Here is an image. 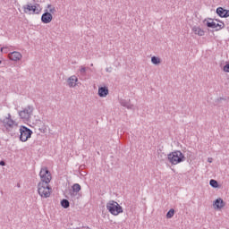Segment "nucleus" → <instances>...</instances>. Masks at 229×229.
Listing matches in <instances>:
<instances>
[{"label": "nucleus", "mask_w": 229, "mask_h": 229, "mask_svg": "<svg viewBox=\"0 0 229 229\" xmlns=\"http://www.w3.org/2000/svg\"><path fill=\"white\" fill-rule=\"evenodd\" d=\"M167 158L172 165H177V164H182V162H185L186 160L185 155L180 150L171 152L168 154Z\"/></svg>", "instance_id": "obj_1"}, {"label": "nucleus", "mask_w": 229, "mask_h": 229, "mask_svg": "<svg viewBox=\"0 0 229 229\" xmlns=\"http://www.w3.org/2000/svg\"><path fill=\"white\" fill-rule=\"evenodd\" d=\"M3 125L4 126L6 131L11 133V135H15V131L18 128L17 123L12 119V114H8V117H5L3 120Z\"/></svg>", "instance_id": "obj_2"}, {"label": "nucleus", "mask_w": 229, "mask_h": 229, "mask_svg": "<svg viewBox=\"0 0 229 229\" xmlns=\"http://www.w3.org/2000/svg\"><path fill=\"white\" fill-rule=\"evenodd\" d=\"M106 208L112 216H119V214H123V207H121L115 200H109L106 203Z\"/></svg>", "instance_id": "obj_3"}, {"label": "nucleus", "mask_w": 229, "mask_h": 229, "mask_svg": "<svg viewBox=\"0 0 229 229\" xmlns=\"http://www.w3.org/2000/svg\"><path fill=\"white\" fill-rule=\"evenodd\" d=\"M38 192L41 198H49L51 196V186H49V183L38 182Z\"/></svg>", "instance_id": "obj_4"}, {"label": "nucleus", "mask_w": 229, "mask_h": 229, "mask_svg": "<svg viewBox=\"0 0 229 229\" xmlns=\"http://www.w3.org/2000/svg\"><path fill=\"white\" fill-rule=\"evenodd\" d=\"M31 135H33V131H31V129L24 125L20 127V140L21 142H26L28 139H31Z\"/></svg>", "instance_id": "obj_5"}, {"label": "nucleus", "mask_w": 229, "mask_h": 229, "mask_svg": "<svg viewBox=\"0 0 229 229\" xmlns=\"http://www.w3.org/2000/svg\"><path fill=\"white\" fill-rule=\"evenodd\" d=\"M41 182L39 183H49L52 180L51 172L48 171L47 167L41 168L39 172Z\"/></svg>", "instance_id": "obj_6"}, {"label": "nucleus", "mask_w": 229, "mask_h": 229, "mask_svg": "<svg viewBox=\"0 0 229 229\" xmlns=\"http://www.w3.org/2000/svg\"><path fill=\"white\" fill-rule=\"evenodd\" d=\"M21 119L28 120L33 115V106H28L25 109L19 112Z\"/></svg>", "instance_id": "obj_7"}, {"label": "nucleus", "mask_w": 229, "mask_h": 229, "mask_svg": "<svg viewBox=\"0 0 229 229\" xmlns=\"http://www.w3.org/2000/svg\"><path fill=\"white\" fill-rule=\"evenodd\" d=\"M80 191H81V185H80V183H74L72 186V191H70V198H72V199H74L75 198H77V199H80Z\"/></svg>", "instance_id": "obj_8"}, {"label": "nucleus", "mask_w": 229, "mask_h": 229, "mask_svg": "<svg viewBox=\"0 0 229 229\" xmlns=\"http://www.w3.org/2000/svg\"><path fill=\"white\" fill-rule=\"evenodd\" d=\"M23 10L25 13H29V12H32V13L36 14L40 13V9H38L37 5H31V4L23 5Z\"/></svg>", "instance_id": "obj_9"}, {"label": "nucleus", "mask_w": 229, "mask_h": 229, "mask_svg": "<svg viewBox=\"0 0 229 229\" xmlns=\"http://www.w3.org/2000/svg\"><path fill=\"white\" fill-rule=\"evenodd\" d=\"M206 26H208V28H213V30H216V31H219L220 30H223V28H225V22L220 21L219 24L214 21H207Z\"/></svg>", "instance_id": "obj_10"}, {"label": "nucleus", "mask_w": 229, "mask_h": 229, "mask_svg": "<svg viewBox=\"0 0 229 229\" xmlns=\"http://www.w3.org/2000/svg\"><path fill=\"white\" fill-rule=\"evenodd\" d=\"M51 21H53V14L46 10V12L41 15V22H43V24H49Z\"/></svg>", "instance_id": "obj_11"}, {"label": "nucleus", "mask_w": 229, "mask_h": 229, "mask_svg": "<svg viewBox=\"0 0 229 229\" xmlns=\"http://www.w3.org/2000/svg\"><path fill=\"white\" fill-rule=\"evenodd\" d=\"M216 13L217 14L218 17L226 19L227 17H229V10H226L223 7H217Z\"/></svg>", "instance_id": "obj_12"}, {"label": "nucleus", "mask_w": 229, "mask_h": 229, "mask_svg": "<svg viewBox=\"0 0 229 229\" xmlns=\"http://www.w3.org/2000/svg\"><path fill=\"white\" fill-rule=\"evenodd\" d=\"M9 58L13 62H19V60L22 58V54H21V52L14 51L9 54Z\"/></svg>", "instance_id": "obj_13"}, {"label": "nucleus", "mask_w": 229, "mask_h": 229, "mask_svg": "<svg viewBox=\"0 0 229 229\" xmlns=\"http://www.w3.org/2000/svg\"><path fill=\"white\" fill-rule=\"evenodd\" d=\"M215 208H216L217 210H221V208H224V207H225L226 203H225V200H223V199L218 198L214 201Z\"/></svg>", "instance_id": "obj_14"}, {"label": "nucleus", "mask_w": 229, "mask_h": 229, "mask_svg": "<svg viewBox=\"0 0 229 229\" xmlns=\"http://www.w3.org/2000/svg\"><path fill=\"white\" fill-rule=\"evenodd\" d=\"M120 104L122 106H124L128 110H135V106L130 103V100L122 99L120 100Z\"/></svg>", "instance_id": "obj_15"}, {"label": "nucleus", "mask_w": 229, "mask_h": 229, "mask_svg": "<svg viewBox=\"0 0 229 229\" xmlns=\"http://www.w3.org/2000/svg\"><path fill=\"white\" fill-rule=\"evenodd\" d=\"M78 81V77L76 75L71 76L67 80L68 87L71 89H73V87H76V82Z\"/></svg>", "instance_id": "obj_16"}, {"label": "nucleus", "mask_w": 229, "mask_h": 229, "mask_svg": "<svg viewBox=\"0 0 229 229\" xmlns=\"http://www.w3.org/2000/svg\"><path fill=\"white\" fill-rule=\"evenodd\" d=\"M107 95H108V88L107 87L98 88V96H99V98H106Z\"/></svg>", "instance_id": "obj_17"}, {"label": "nucleus", "mask_w": 229, "mask_h": 229, "mask_svg": "<svg viewBox=\"0 0 229 229\" xmlns=\"http://www.w3.org/2000/svg\"><path fill=\"white\" fill-rule=\"evenodd\" d=\"M192 31H193V33H195V35H199V37L205 36V30H201V28H199V27H193Z\"/></svg>", "instance_id": "obj_18"}, {"label": "nucleus", "mask_w": 229, "mask_h": 229, "mask_svg": "<svg viewBox=\"0 0 229 229\" xmlns=\"http://www.w3.org/2000/svg\"><path fill=\"white\" fill-rule=\"evenodd\" d=\"M61 207H63V208H69V207H71V203L67 200V199H64L61 200Z\"/></svg>", "instance_id": "obj_19"}, {"label": "nucleus", "mask_w": 229, "mask_h": 229, "mask_svg": "<svg viewBox=\"0 0 229 229\" xmlns=\"http://www.w3.org/2000/svg\"><path fill=\"white\" fill-rule=\"evenodd\" d=\"M209 185L211 187H213V189H217L219 187V182H217V181L214 180V179H211L209 181Z\"/></svg>", "instance_id": "obj_20"}, {"label": "nucleus", "mask_w": 229, "mask_h": 229, "mask_svg": "<svg viewBox=\"0 0 229 229\" xmlns=\"http://www.w3.org/2000/svg\"><path fill=\"white\" fill-rule=\"evenodd\" d=\"M174 216V208H171L167 213H166V218L171 219Z\"/></svg>", "instance_id": "obj_21"}, {"label": "nucleus", "mask_w": 229, "mask_h": 229, "mask_svg": "<svg viewBox=\"0 0 229 229\" xmlns=\"http://www.w3.org/2000/svg\"><path fill=\"white\" fill-rule=\"evenodd\" d=\"M151 62L154 65H158V64H160V59L157 56H152Z\"/></svg>", "instance_id": "obj_22"}, {"label": "nucleus", "mask_w": 229, "mask_h": 229, "mask_svg": "<svg viewBox=\"0 0 229 229\" xmlns=\"http://www.w3.org/2000/svg\"><path fill=\"white\" fill-rule=\"evenodd\" d=\"M47 8L49 9L48 13H56V8L53 7V5L48 4Z\"/></svg>", "instance_id": "obj_23"}, {"label": "nucleus", "mask_w": 229, "mask_h": 229, "mask_svg": "<svg viewBox=\"0 0 229 229\" xmlns=\"http://www.w3.org/2000/svg\"><path fill=\"white\" fill-rule=\"evenodd\" d=\"M223 70L225 72H229V64H225Z\"/></svg>", "instance_id": "obj_24"}, {"label": "nucleus", "mask_w": 229, "mask_h": 229, "mask_svg": "<svg viewBox=\"0 0 229 229\" xmlns=\"http://www.w3.org/2000/svg\"><path fill=\"white\" fill-rule=\"evenodd\" d=\"M80 71H81V74H85V72H87V68L81 66V68Z\"/></svg>", "instance_id": "obj_25"}, {"label": "nucleus", "mask_w": 229, "mask_h": 229, "mask_svg": "<svg viewBox=\"0 0 229 229\" xmlns=\"http://www.w3.org/2000/svg\"><path fill=\"white\" fill-rule=\"evenodd\" d=\"M0 165H2V166L6 165V162H4V160L0 161Z\"/></svg>", "instance_id": "obj_26"}, {"label": "nucleus", "mask_w": 229, "mask_h": 229, "mask_svg": "<svg viewBox=\"0 0 229 229\" xmlns=\"http://www.w3.org/2000/svg\"><path fill=\"white\" fill-rule=\"evenodd\" d=\"M208 162L209 164H212V162H213L212 157H208Z\"/></svg>", "instance_id": "obj_27"}, {"label": "nucleus", "mask_w": 229, "mask_h": 229, "mask_svg": "<svg viewBox=\"0 0 229 229\" xmlns=\"http://www.w3.org/2000/svg\"><path fill=\"white\" fill-rule=\"evenodd\" d=\"M106 72H112L108 68H106Z\"/></svg>", "instance_id": "obj_28"}, {"label": "nucleus", "mask_w": 229, "mask_h": 229, "mask_svg": "<svg viewBox=\"0 0 229 229\" xmlns=\"http://www.w3.org/2000/svg\"><path fill=\"white\" fill-rule=\"evenodd\" d=\"M215 21H216V22H221V21H219L218 19H215Z\"/></svg>", "instance_id": "obj_29"}, {"label": "nucleus", "mask_w": 229, "mask_h": 229, "mask_svg": "<svg viewBox=\"0 0 229 229\" xmlns=\"http://www.w3.org/2000/svg\"><path fill=\"white\" fill-rule=\"evenodd\" d=\"M3 49H4V47H2V48H1V51H3Z\"/></svg>", "instance_id": "obj_30"}, {"label": "nucleus", "mask_w": 229, "mask_h": 229, "mask_svg": "<svg viewBox=\"0 0 229 229\" xmlns=\"http://www.w3.org/2000/svg\"><path fill=\"white\" fill-rule=\"evenodd\" d=\"M37 6H40L39 4H37Z\"/></svg>", "instance_id": "obj_31"}, {"label": "nucleus", "mask_w": 229, "mask_h": 229, "mask_svg": "<svg viewBox=\"0 0 229 229\" xmlns=\"http://www.w3.org/2000/svg\"><path fill=\"white\" fill-rule=\"evenodd\" d=\"M0 64H2V61H0Z\"/></svg>", "instance_id": "obj_32"}, {"label": "nucleus", "mask_w": 229, "mask_h": 229, "mask_svg": "<svg viewBox=\"0 0 229 229\" xmlns=\"http://www.w3.org/2000/svg\"><path fill=\"white\" fill-rule=\"evenodd\" d=\"M220 99H223V98H220Z\"/></svg>", "instance_id": "obj_33"}]
</instances>
